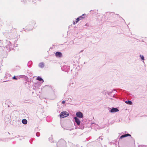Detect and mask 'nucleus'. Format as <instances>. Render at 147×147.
Returning a JSON list of instances; mask_svg holds the SVG:
<instances>
[{
	"mask_svg": "<svg viewBox=\"0 0 147 147\" xmlns=\"http://www.w3.org/2000/svg\"><path fill=\"white\" fill-rule=\"evenodd\" d=\"M80 19H79V18H77V19H76V23H78L79 21L80 20Z\"/></svg>",
	"mask_w": 147,
	"mask_h": 147,
	"instance_id": "6ab92c4d",
	"label": "nucleus"
},
{
	"mask_svg": "<svg viewBox=\"0 0 147 147\" xmlns=\"http://www.w3.org/2000/svg\"><path fill=\"white\" fill-rule=\"evenodd\" d=\"M16 69H19L20 68V67H19V66H16Z\"/></svg>",
	"mask_w": 147,
	"mask_h": 147,
	"instance_id": "bb28decb",
	"label": "nucleus"
},
{
	"mask_svg": "<svg viewBox=\"0 0 147 147\" xmlns=\"http://www.w3.org/2000/svg\"><path fill=\"white\" fill-rule=\"evenodd\" d=\"M131 135L129 134H127L124 135H121L120 137V138L122 139L128 136H131Z\"/></svg>",
	"mask_w": 147,
	"mask_h": 147,
	"instance_id": "9b49d317",
	"label": "nucleus"
},
{
	"mask_svg": "<svg viewBox=\"0 0 147 147\" xmlns=\"http://www.w3.org/2000/svg\"><path fill=\"white\" fill-rule=\"evenodd\" d=\"M76 69H77V68H76Z\"/></svg>",
	"mask_w": 147,
	"mask_h": 147,
	"instance_id": "f704fd0d",
	"label": "nucleus"
},
{
	"mask_svg": "<svg viewBox=\"0 0 147 147\" xmlns=\"http://www.w3.org/2000/svg\"><path fill=\"white\" fill-rule=\"evenodd\" d=\"M36 79L39 81H42V83L43 82L44 80L40 76H38L37 77Z\"/></svg>",
	"mask_w": 147,
	"mask_h": 147,
	"instance_id": "f8f14e48",
	"label": "nucleus"
},
{
	"mask_svg": "<svg viewBox=\"0 0 147 147\" xmlns=\"http://www.w3.org/2000/svg\"><path fill=\"white\" fill-rule=\"evenodd\" d=\"M39 67L41 68H43L44 67H45V65H39Z\"/></svg>",
	"mask_w": 147,
	"mask_h": 147,
	"instance_id": "dca6fc26",
	"label": "nucleus"
},
{
	"mask_svg": "<svg viewBox=\"0 0 147 147\" xmlns=\"http://www.w3.org/2000/svg\"><path fill=\"white\" fill-rule=\"evenodd\" d=\"M36 136L38 137L40 135V133L39 132H37L36 134Z\"/></svg>",
	"mask_w": 147,
	"mask_h": 147,
	"instance_id": "412c9836",
	"label": "nucleus"
},
{
	"mask_svg": "<svg viewBox=\"0 0 147 147\" xmlns=\"http://www.w3.org/2000/svg\"><path fill=\"white\" fill-rule=\"evenodd\" d=\"M22 122L24 124H26L27 123V121L26 119H24L22 120Z\"/></svg>",
	"mask_w": 147,
	"mask_h": 147,
	"instance_id": "ddd939ff",
	"label": "nucleus"
},
{
	"mask_svg": "<svg viewBox=\"0 0 147 147\" xmlns=\"http://www.w3.org/2000/svg\"><path fill=\"white\" fill-rule=\"evenodd\" d=\"M61 69L64 71H67L69 69V66L68 65H62L61 66Z\"/></svg>",
	"mask_w": 147,
	"mask_h": 147,
	"instance_id": "20e7f679",
	"label": "nucleus"
},
{
	"mask_svg": "<svg viewBox=\"0 0 147 147\" xmlns=\"http://www.w3.org/2000/svg\"><path fill=\"white\" fill-rule=\"evenodd\" d=\"M32 63V62L31 61H30L28 62V64H31Z\"/></svg>",
	"mask_w": 147,
	"mask_h": 147,
	"instance_id": "b1692460",
	"label": "nucleus"
},
{
	"mask_svg": "<svg viewBox=\"0 0 147 147\" xmlns=\"http://www.w3.org/2000/svg\"><path fill=\"white\" fill-rule=\"evenodd\" d=\"M36 24L35 22L34 21H33L31 23V24L29 25H28L27 26V28L28 30H32L33 29L34 26Z\"/></svg>",
	"mask_w": 147,
	"mask_h": 147,
	"instance_id": "7ed1b4c3",
	"label": "nucleus"
},
{
	"mask_svg": "<svg viewBox=\"0 0 147 147\" xmlns=\"http://www.w3.org/2000/svg\"><path fill=\"white\" fill-rule=\"evenodd\" d=\"M76 83L74 81L71 82L69 84V85L70 86L72 87H74L76 85Z\"/></svg>",
	"mask_w": 147,
	"mask_h": 147,
	"instance_id": "9d476101",
	"label": "nucleus"
},
{
	"mask_svg": "<svg viewBox=\"0 0 147 147\" xmlns=\"http://www.w3.org/2000/svg\"><path fill=\"white\" fill-rule=\"evenodd\" d=\"M77 23H76V22L73 21V24L74 25L76 24Z\"/></svg>",
	"mask_w": 147,
	"mask_h": 147,
	"instance_id": "c85d7f7f",
	"label": "nucleus"
},
{
	"mask_svg": "<svg viewBox=\"0 0 147 147\" xmlns=\"http://www.w3.org/2000/svg\"><path fill=\"white\" fill-rule=\"evenodd\" d=\"M39 64L41 65V64H43V63H39Z\"/></svg>",
	"mask_w": 147,
	"mask_h": 147,
	"instance_id": "7c9ffc66",
	"label": "nucleus"
},
{
	"mask_svg": "<svg viewBox=\"0 0 147 147\" xmlns=\"http://www.w3.org/2000/svg\"><path fill=\"white\" fill-rule=\"evenodd\" d=\"M12 79L13 80H17L18 78L15 76H14L12 78Z\"/></svg>",
	"mask_w": 147,
	"mask_h": 147,
	"instance_id": "aec40b11",
	"label": "nucleus"
},
{
	"mask_svg": "<svg viewBox=\"0 0 147 147\" xmlns=\"http://www.w3.org/2000/svg\"><path fill=\"white\" fill-rule=\"evenodd\" d=\"M115 89H113V90H112V91L111 92H109L108 93V94L109 95H110V94L113 91H115Z\"/></svg>",
	"mask_w": 147,
	"mask_h": 147,
	"instance_id": "5701e85b",
	"label": "nucleus"
},
{
	"mask_svg": "<svg viewBox=\"0 0 147 147\" xmlns=\"http://www.w3.org/2000/svg\"><path fill=\"white\" fill-rule=\"evenodd\" d=\"M49 140L51 142H53V139L52 138H49Z\"/></svg>",
	"mask_w": 147,
	"mask_h": 147,
	"instance_id": "a878e982",
	"label": "nucleus"
},
{
	"mask_svg": "<svg viewBox=\"0 0 147 147\" xmlns=\"http://www.w3.org/2000/svg\"><path fill=\"white\" fill-rule=\"evenodd\" d=\"M98 139H99V140L100 141V140H102V137H99V138H98Z\"/></svg>",
	"mask_w": 147,
	"mask_h": 147,
	"instance_id": "393cba45",
	"label": "nucleus"
},
{
	"mask_svg": "<svg viewBox=\"0 0 147 147\" xmlns=\"http://www.w3.org/2000/svg\"><path fill=\"white\" fill-rule=\"evenodd\" d=\"M77 65H75L76 66Z\"/></svg>",
	"mask_w": 147,
	"mask_h": 147,
	"instance_id": "72a5a7b5",
	"label": "nucleus"
},
{
	"mask_svg": "<svg viewBox=\"0 0 147 147\" xmlns=\"http://www.w3.org/2000/svg\"><path fill=\"white\" fill-rule=\"evenodd\" d=\"M125 103L130 105L132 104V102L130 100H128V101H125Z\"/></svg>",
	"mask_w": 147,
	"mask_h": 147,
	"instance_id": "4468645a",
	"label": "nucleus"
},
{
	"mask_svg": "<svg viewBox=\"0 0 147 147\" xmlns=\"http://www.w3.org/2000/svg\"><path fill=\"white\" fill-rule=\"evenodd\" d=\"M55 56L57 57H61L62 56V53L59 52H57L55 53Z\"/></svg>",
	"mask_w": 147,
	"mask_h": 147,
	"instance_id": "0eeeda50",
	"label": "nucleus"
},
{
	"mask_svg": "<svg viewBox=\"0 0 147 147\" xmlns=\"http://www.w3.org/2000/svg\"><path fill=\"white\" fill-rule=\"evenodd\" d=\"M85 15L84 14H83L82 16H80L79 17V19L80 20H82V19L84 18V16Z\"/></svg>",
	"mask_w": 147,
	"mask_h": 147,
	"instance_id": "2eb2a0df",
	"label": "nucleus"
},
{
	"mask_svg": "<svg viewBox=\"0 0 147 147\" xmlns=\"http://www.w3.org/2000/svg\"><path fill=\"white\" fill-rule=\"evenodd\" d=\"M80 19H79V18H77V19H76V23H78L79 21L80 20Z\"/></svg>",
	"mask_w": 147,
	"mask_h": 147,
	"instance_id": "a211bd4d",
	"label": "nucleus"
},
{
	"mask_svg": "<svg viewBox=\"0 0 147 147\" xmlns=\"http://www.w3.org/2000/svg\"><path fill=\"white\" fill-rule=\"evenodd\" d=\"M8 75H9V76H11L10 74H9Z\"/></svg>",
	"mask_w": 147,
	"mask_h": 147,
	"instance_id": "473e14b6",
	"label": "nucleus"
},
{
	"mask_svg": "<svg viewBox=\"0 0 147 147\" xmlns=\"http://www.w3.org/2000/svg\"><path fill=\"white\" fill-rule=\"evenodd\" d=\"M5 35L6 36V37L9 38V40H6L5 43V46L4 47L5 51L7 52L9 51L11 49L13 48V44H15L16 41L17 40V39L16 38H14L13 39H11L10 36H9L8 37L6 34Z\"/></svg>",
	"mask_w": 147,
	"mask_h": 147,
	"instance_id": "f257e3e1",
	"label": "nucleus"
},
{
	"mask_svg": "<svg viewBox=\"0 0 147 147\" xmlns=\"http://www.w3.org/2000/svg\"><path fill=\"white\" fill-rule=\"evenodd\" d=\"M69 115L68 113L66 111H63L60 114V116L61 118H63L66 117Z\"/></svg>",
	"mask_w": 147,
	"mask_h": 147,
	"instance_id": "39448f33",
	"label": "nucleus"
},
{
	"mask_svg": "<svg viewBox=\"0 0 147 147\" xmlns=\"http://www.w3.org/2000/svg\"><path fill=\"white\" fill-rule=\"evenodd\" d=\"M119 111L117 108H113L111 110L110 112L111 113H114L118 111Z\"/></svg>",
	"mask_w": 147,
	"mask_h": 147,
	"instance_id": "1a4fd4ad",
	"label": "nucleus"
},
{
	"mask_svg": "<svg viewBox=\"0 0 147 147\" xmlns=\"http://www.w3.org/2000/svg\"><path fill=\"white\" fill-rule=\"evenodd\" d=\"M65 103V101L64 100H63L62 102V104H64Z\"/></svg>",
	"mask_w": 147,
	"mask_h": 147,
	"instance_id": "cd10ccee",
	"label": "nucleus"
},
{
	"mask_svg": "<svg viewBox=\"0 0 147 147\" xmlns=\"http://www.w3.org/2000/svg\"><path fill=\"white\" fill-rule=\"evenodd\" d=\"M20 76H21V77H22V78H23L25 76L24 75H20Z\"/></svg>",
	"mask_w": 147,
	"mask_h": 147,
	"instance_id": "c756f323",
	"label": "nucleus"
},
{
	"mask_svg": "<svg viewBox=\"0 0 147 147\" xmlns=\"http://www.w3.org/2000/svg\"><path fill=\"white\" fill-rule=\"evenodd\" d=\"M140 57L142 60H144V57L143 55H140Z\"/></svg>",
	"mask_w": 147,
	"mask_h": 147,
	"instance_id": "f3484780",
	"label": "nucleus"
},
{
	"mask_svg": "<svg viewBox=\"0 0 147 147\" xmlns=\"http://www.w3.org/2000/svg\"><path fill=\"white\" fill-rule=\"evenodd\" d=\"M75 122L78 125H79L80 123V121L79 119L76 117H75L74 118Z\"/></svg>",
	"mask_w": 147,
	"mask_h": 147,
	"instance_id": "6e6552de",
	"label": "nucleus"
},
{
	"mask_svg": "<svg viewBox=\"0 0 147 147\" xmlns=\"http://www.w3.org/2000/svg\"><path fill=\"white\" fill-rule=\"evenodd\" d=\"M84 126L83 125H82L80 127V128L81 129H83L84 128Z\"/></svg>",
	"mask_w": 147,
	"mask_h": 147,
	"instance_id": "4be33fe9",
	"label": "nucleus"
},
{
	"mask_svg": "<svg viewBox=\"0 0 147 147\" xmlns=\"http://www.w3.org/2000/svg\"><path fill=\"white\" fill-rule=\"evenodd\" d=\"M76 115L77 117L82 118L83 117V114L80 111L77 112L76 113Z\"/></svg>",
	"mask_w": 147,
	"mask_h": 147,
	"instance_id": "423d86ee",
	"label": "nucleus"
},
{
	"mask_svg": "<svg viewBox=\"0 0 147 147\" xmlns=\"http://www.w3.org/2000/svg\"><path fill=\"white\" fill-rule=\"evenodd\" d=\"M78 66V67H79V65H78V66H77V67Z\"/></svg>",
	"mask_w": 147,
	"mask_h": 147,
	"instance_id": "2f4dec72",
	"label": "nucleus"
},
{
	"mask_svg": "<svg viewBox=\"0 0 147 147\" xmlns=\"http://www.w3.org/2000/svg\"><path fill=\"white\" fill-rule=\"evenodd\" d=\"M57 147H66V142L63 139L59 140L57 143Z\"/></svg>",
	"mask_w": 147,
	"mask_h": 147,
	"instance_id": "f03ea898",
	"label": "nucleus"
}]
</instances>
